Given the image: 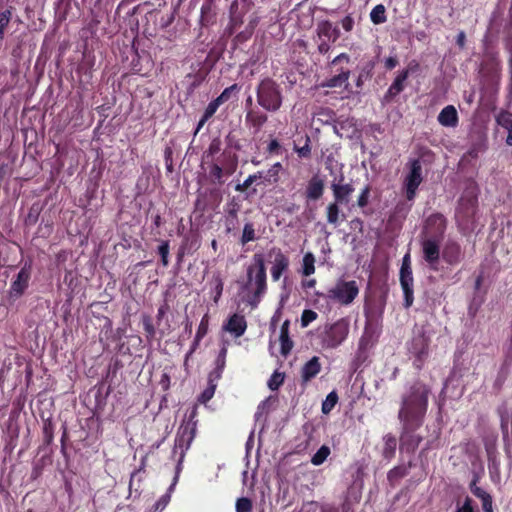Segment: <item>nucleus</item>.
Masks as SVG:
<instances>
[{
    "label": "nucleus",
    "instance_id": "f257e3e1",
    "mask_svg": "<svg viewBox=\"0 0 512 512\" xmlns=\"http://www.w3.org/2000/svg\"><path fill=\"white\" fill-rule=\"evenodd\" d=\"M430 388L422 381L413 382L401 397L398 419L402 424L399 437L400 453L413 455L423 437L416 433L424 423L428 409Z\"/></svg>",
    "mask_w": 512,
    "mask_h": 512
},
{
    "label": "nucleus",
    "instance_id": "f03ea898",
    "mask_svg": "<svg viewBox=\"0 0 512 512\" xmlns=\"http://www.w3.org/2000/svg\"><path fill=\"white\" fill-rule=\"evenodd\" d=\"M246 274L242 290L248 292L247 303L256 308L267 291V273L262 254L253 255V263L247 267Z\"/></svg>",
    "mask_w": 512,
    "mask_h": 512
},
{
    "label": "nucleus",
    "instance_id": "7ed1b4c3",
    "mask_svg": "<svg viewBox=\"0 0 512 512\" xmlns=\"http://www.w3.org/2000/svg\"><path fill=\"white\" fill-rule=\"evenodd\" d=\"M197 416L198 403L192 406L178 428L175 438L174 452L176 453L177 450L180 449V460H182L196 436L198 424Z\"/></svg>",
    "mask_w": 512,
    "mask_h": 512
},
{
    "label": "nucleus",
    "instance_id": "20e7f679",
    "mask_svg": "<svg viewBox=\"0 0 512 512\" xmlns=\"http://www.w3.org/2000/svg\"><path fill=\"white\" fill-rule=\"evenodd\" d=\"M349 331L350 323L347 318H340L334 323L324 325L319 334L321 346L326 349L337 348L346 340Z\"/></svg>",
    "mask_w": 512,
    "mask_h": 512
},
{
    "label": "nucleus",
    "instance_id": "39448f33",
    "mask_svg": "<svg viewBox=\"0 0 512 512\" xmlns=\"http://www.w3.org/2000/svg\"><path fill=\"white\" fill-rule=\"evenodd\" d=\"M257 102L267 111H277L282 104L279 87L270 79L263 80L257 89Z\"/></svg>",
    "mask_w": 512,
    "mask_h": 512
},
{
    "label": "nucleus",
    "instance_id": "423d86ee",
    "mask_svg": "<svg viewBox=\"0 0 512 512\" xmlns=\"http://www.w3.org/2000/svg\"><path fill=\"white\" fill-rule=\"evenodd\" d=\"M31 276L32 262L27 261L11 279L10 287L7 291V301L9 304H14L25 294L29 287Z\"/></svg>",
    "mask_w": 512,
    "mask_h": 512
},
{
    "label": "nucleus",
    "instance_id": "0eeeda50",
    "mask_svg": "<svg viewBox=\"0 0 512 512\" xmlns=\"http://www.w3.org/2000/svg\"><path fill=\"white\" fill-rule=\"evenodd\" d=\"M359 294V287L354 280H339L336 285L327 291V298L341 305L351 304Z\"/></svg>",
    "mask_w": 512,
    "mask_h": 512
},
{
    "label": "nucleus",
    "instance_id": "6e6552de",
    "mask_svg": "<svg viewBox=\"0 0 512 512\" xmlns=\"http://www.w3.org/2000/svg\"><path fill=\"white\" fill-rule=\"evenodd\" d=\"M400 285L404 295L403 306L410 308L414 302V278L411 268L410 254L406 253L402 259V265L400 268Z\"/></svg>",
    "mask_w": 512,
    "mask_h": 512
},
{
    "label": "nucleus",
    "instance_id": "1a4fd4ad",
    "mask_svg": "<svg viewBox=\"0 0 512 512\" xmlns=\"http://www.w3.org/2000/svg\"><path fill=\"white\" fill-rule=\"evenodd\" d=\"M430 338L423 328L417 329L408 344L409 352L415 357L414 366L420 368L428 355Z\"/></svg>",
    "mask_w": 512,
    "mask_h": 512
},
{
    "label": "nucleus",
    "instance_id": "9d476101",
    "mask_svg": "<svg viewBox=\"0 0 512 512\" xmlns=\"http://www.w3.org/2000/svg\"><path fill=\"white\" fill-rule=\"evenodd\" d=\"M477 205V194L462 195L455 213L457 221H469L472 219L476 213Z\"/></svg>",
    "mask_w": 512,
    "mask_h": 512
},
{
    "label": "nucleus",
    "instance_id": "9b49d317",
    "mask_svg": "<svg viewBox=\"0 0 512 512\" xmlns=\"http://www.w3.org/2000/svg\"><path fill=\"white\" fill-rule=\"evenodd\" d=\"M268 256L273 258L270 270L271 277L273 281H278L289 268V258L278 247H272L268 252Z\"/></svg>",
    "mask_w": 512,
    "mask_h": 512
},
{
    "label": "nucleus",
    "instance_id": "f8f14e48",
    "mask_svg": "<svg viewBox=\"0 0 512 512\" xmlns=\"http://www.w3.org/2000/svg\"><path fill=\"white\" fill-rule=\"evenodd\" d=\"M440 241V239L427 238L421 243L423 259L433 270L437 269V264L440 259Z\"/></svg>",
    "mask_w": 512,
    "mask_h": 512
},
{
    "label": "nucleus",
    "instance_id": "ddd939ff",
    "mask_svg": "<svg viewBox=\"0 0 512 512\" xmlns=\"http://www.w3.org/2000/svg\"><path fill=\"white\" fill-rule=\"evenodd\" d=\"M447 228V219L441 213L431 214L425 221V229L430 234L429 238L442 240Z\"/></svg>",
    "mask_w": 512,
    "mask_h": 512
},
{
    "label": "nucleus",
    "instance_id": "4468645a",
    "mask_svg": "<svg viewBox=\"0 0 512 512\" xmlns=\"http://www.w3.org/2000/svg\"><path fill=\"white\" fill-rule=\"evenodd\" d=\"M245 198L243 197V194H238L236 196H233L231 201L226 205L225 208V225L228 232H230L232 229L236 227V224L238 222V212L242 208V202Z\"/></svg>",
    "mask_w": 512,
    "mask_h": 512
},
{
    "label": "nucleus",
    "instance_id": "2eb2a0df",
    "mask_svg": "<svg viewBox=\"0 0 512 512\" xmlns=\"http://www.w3.org/2000/svg\"><path fill=\"white\" fill-rule=\"evenodd\" d=\"M222 329L235 338L243 336L247 329L245 316L238 313L232 314L223 324Z\"/></svg>",
    "mask_w": 512,
    "mask_h": 512
},
{
    "label": "nucleus",
    "instance_id": "dca6fc26",
    "mask_svg": "<svg viewBox=\"0 0 512 512\" xmlns=\"http://www.w3.org/2000/svg\"><path fill=\"white\" fill-rule=\"evenodd\" d=\"M443 260L451 265L459 264L463 259V251L461 245L455 240H448L441 252Z\"/></svg>",
    "mask_w": 512,
    "mask_h": 512
},
{
    "label": "nucleus",
    "instance_id": "f3484780",
    "mask_svg": "<svg viewBox=\"0 0 512 512\" xmlns=\"http://www.w3.org/2000/svg\"><path fill=\"white\" fill-rule=\"evenodd\" d=\"M322 365L318 356H313L301 368L300 376L302 384L310 382L321 371Z\"/></svg>",
    "mask_w": 512,
    "mask_h": 512
},
{
    "label": "nucleus",
    "instance_id": "a211bd4d",
    "mask_svg": "<svg viewBox=\"0 0 512 512\" xmlns=\"http://www.w3.org/2000/svg\"><path fill=\"white\" fill-rule=\"evenodd\" d=\"M422 167L418 160L410 163V171L405 177V186L407 192H415L422 181L421 175Z\"/></svg>",
    "mask_w": 512,
    "mask_h": 512
},
{
    "label": "nucleus",
    "instance_id": "6ab92c4d",
    "mask_svg": "<svg viewBox=\"0 0 512 512\" xmlns=\"http://www.w3.org/2000/svg\"><path fill=\"white\" fill-rule=\"evenodd\" d=\"M437 120L444 127H456L459 121L456 108L453 105L445 106L438 114Z\"/></svg>",
    "mask_w": 512,
    "mask_h": 512
},
{
    "label": "nucleus",
    "instance_id": "aec40b11",
    "mask_svg": "<svg viewBox=\"0 0 512 512\" xmlns=\"http://www.w3.org/2000/svg\"><path fill=\"white\" fill-rule=\"evenodd\" d=\"M289 328H290V321L285 320L280 328V335H279V341H280V353L282 356L286 357L290 354V352L293 349L294 343L292 339L289 336Z\"/></svg>",
    "mask_w": 512,
    "mask_h": 512
},
{
    "label": "nucleus",
    "instance_id": "412c9836",
    "mask_svg": "<svg viewBox=\"0 0 512 512\" xmlns=\"http://www.w3.org/2000/svg\"><path fill=\"white\" fill-rule=\"evenodd\" d=\"M318 35L326 42H335L339 37V31L330 22H322L318 25Z\"/></svg>",
    "mask_w": 512,
    "mask_h": 512
},
{
    "label": "nucleus",
    "instance_id": "4be33fe9",
    "mask_svg": "<svg viewBox=\"0 0 512 512\" xmlns=\"http://www.w3.org/2000/svg\"><path fill=\"white\" fill-rule=\"evenodd\" d=\"M396 448H397L396 437L391 433L384 435L382 457L387 461L392 460L395 456Z\"/></svg>",
    "mask_w": 512,
    "mask_h": 512
},
{
    "label": "nucleus",
    "instance_id": "5701e85b",
    "mask_svg": "<svg viewBox=\"0 0 512 512\" xmlns=\"http://www.w3.org/2000/svg\"><path fill=\"white\" fill-rule=\"evenodd\" d=\"M497 123L507 130L508 135L506 143L512 146V114L509 112H501L497 116Z\"/></svg>",
    "mask_w": 512,
    "mask_h": 512
},
{
    "label": "nucleus",
    "instance_id": "b1692460",
    "mask_svg": "<svg viewBox=\"0 0 512 512\" xmlns=\"http://www.w3.org/2000/svg\"><path fill=\"white\" fill-rule=\"evenodd\" d=\"M315 256L312 252L304 254L302 259L301 274L305 277H309L315 273Z\"/></svg>",
    "mask_w": 512,
    "mask_h": 512
},
{
    "label": "nucleus",
    "instance_id": "393cba45",
    "mask_svg": "<svg viewBox=\"0 0 512 512\" xmlns=\"http://www.w3.org/2000/svg\"><path fill=\"white\" fill-rule=\"evenodd\" d=\"M412 466L411 462H409L408 466L405 465H398L392 468L388 474L387 479L389 482L397 481L403 477H405L408 474V469Z\"/></svg>",
    "mask_w": 512,
    "mask_h": 512
},
{
    "label": "nucleus",
    "instance_id": "a878e982",
    "mask_svg": "<svg viewBox=\"0 0 512 512\" xmlns=\"http://www.w3.org/2000/svg\"><path fill=\"white\" fill-rule=\"evenodd\" d=\"M349 79V72L345 71L337 76H334L333 78L329 79L325 83L322 84L323 87H329V88H335V87H341V86H347Z\"/></svg>",
    "mask_w": 512,
    "mask_h": 512
},
{
    "label": "nucleus",
    "instance_id": "bb28decb",
    "mask_svg": "<svg viewBox=\"0 0 512 512\" xmlns=\"http://www.w3.org/2000/svg\"><path fill=\"white\" fill-rule=\"evenodd\" d=\"M331 453L330 447L327 445H322L317 452L312 456L311 463L315 466L322 465Z\"/></svg>",
    "mask_w": 512,
    "mask_h": 512
},
{
    "label": "nucleus",
    "instance_id": "cd10ccee",
    "mask_svg": "<svg viewBox=\"0 0 512 512\" xmlns=\"http://www.w3.org/2000/svg\"><path fill=\"white\" fill-rule=\"evenodd\" d=\"M476 497L482 502V509L484 512H493V499L492 496L485 490H477Z\"/></svg>",
    "mask_w": 512,
    "mask_h": 512
},
{
    "label": "nucleus",
    "instance_id": "c85d7f7f",
    "mask_svg": "<svg viewBox=\"0 0 512 512\" xmlns=\"http://www.w3.org/2000/svg\"><path fill=\"white\" fill-rule=\"evenodd\" d=\"M221 103L215 99L212 102H210L204 112L203 117L198 123L197 131L205 124V122L214 115V113L217 111Z\"/></svg>",
    "mask_w": 512,
    "mask_h": 512
},
{
    "label": "nucleus",
    "instance_id": "c756f323",
    "mask_svg": "<svg viewBox=\"0 0 512 512\" xmlns=\"http://www.w3.org/2000/svg\"><path fill=\"white\" fill-rule=\"evenodd\" d=\"M338 395L335 391L330 392L322 403V413L329 414L338 402Z\"/></svg>",
    "mask_w": 512,
    "mask_h": 512
},
{
    "label": "nucleus",
    "instance_id": "7c9ffc66",
    "mask_svg": "<svg viewBox=\"0 0 512 512\" xmlns=\"http://www.w3.org/2000/svg\"><path fill=\"white\" fill-rule=\"evenodd\" d=\"M407 77H408V71L407 70L401 72L396 77V79L394 80L392 85L390 86L389 92L391 94H394V95L398 94L399 92H401L404 89V82L406 81Z\"/></svg>",
    "mask_w": 512,
    "mask_h": 512
},
{
    "label": "nucleus",
    "instance_id": "2f4dec72",
    "mask_svg": "<svg viewBox=\"0 0 512 512\" xmlns=\"http://www.w3.org/2000/svg\"><path fill=\"white\" fill-rule=\"evenodd\" d=\"M371 21L374 24H381L386 21L385 7L383 5L375 6L370 13Z\"/></svg>",
    "mask_w": 512,
    "mask_h": 512
},
{
    "label": "nucleus",
    "instance_id": "473e14b6",
    "mask_svg": "<svg viewBox=\"0 0 512 512\" xmlns=\"http://www.w3.org/2000/svg\"><path fill=\"white\" fill-rule=\"evenodd\" d=\"M169 251H170V244L168 240H162L160 242V245L158 246L157 252L161 257V263L164 267H167L169 265Z\"/></svg>",
    "mask_w": 512,
    "mask_h": 512
},
{
    "label": "nucleus",
    "instance_id": "72a5a7b5",
    "mask_svg": "<svg viewBox=\"0 0 512 512\" xmlns=\"http://www.w3.org/2000/svg\"><path fill=\"white\" fill-rule=\"evenodd\" d=\"M256 239L255 229L252 223H246L243 228V233L241 237V243L245 245L250 241H254Z\"/></svg>",
    "mask_w": 512,
    "mask_h": 512
},
{
    "label": "nucleus",
    "instance_id": "f704fd0d",
    "mask_svg": "<svg viewBox=\"0 0 512 512\" xmlns=\"http://www.w3.org/2000/svg\"><path fill=\"white\" fill-rule=\"evenodd\" d=\"M217 384H208L205 390L198 396L197 401L200 404H206L215 394Z\"/></svg>",
    "mask_w": 512,
    "mask_h": 512
},
{
    "label": "nucleus",
    "instance_id": "c9c22d12",
    "mask_svg": "<svg viewBox=\"0 0 512 512\" xmlns=\"http://www.w3.org/2000/svg\"><path fill=\"white\" fill-rule=\"evenodd\" d=\"M213 283H214V293H215L213 300L215 303H217L222 296L223 287H224L223 279L221 278L220 274L213 276Z\"/></svg>",
    "mask_w": 512,
    "mask_h": 512
},
{
    "label": "nucleus",
    "instance_id": "e433bc0d",
    "mask_svg": "<svg viewBox=\"0 0 512 512\" xmlns=\"http://www.w3.org/2000/svg\"><path fill=\"white\" fill-rule=\"evenodd\" d=\"M284 382V374L278 372V371H275L269 381H268V387L272 390V391H275L277 390Z\"/></svg>",
    "mask_w": 512,
    "mask_h": 512
},
{
    "label": "nucleus",
    "instance_id": "4c0bfd02",
    "mask_svg": "<svg viewBox=\"0 0 512 512\" xmlns=\"http://www.w3.org/2000/svg\"><path fill=\"white\" fill-rule=\"evenodd\" d=\"M209 320H210V317H209L208 313H206L202 317V319L199 323L197 332H196V336L198 339H203L207 335L208 328H209Z\"/></svg>",
    "mask_w": 512,
    "mask_h": 512
},
{
    "label": "nucleus",
    "instance_id": "58836bf2",
    "mask_svg": "<svg viewBox=\"0 0 512 512\" xmlns=\"http://www.w3.org/2000/svg\"><path fill=\"white\" fill-rule=\"evenodd\" d=\"M339 207L337 203H331L327 207V220L331 224H336L339 219Z\"/></svg>",
    "mask_w": 512,
    "mask_h": 512
},
{
    "label": "nucleus",
    "instance_id": "ea45409f",
    "mask_svg": "<svg viewBox=\"0 0 512 512\" xmlns=\"http://www.w3.org/2000/svg\"><path fill=\"white\" fill-rule=\"evenodd\" d=\"M317 317L318 314L315 311L311 309H305L301 315V326L307 327L310 323L316 320Z\"/></svg>",
    "mask_w": 512,
    "mask_h": 512
},
{
    "label": "nucleus",
    "instance_id": "a19ab883",
    "mask_svg": "<svg viewBox=\"0 0 512 512\" xmlns=\"http://www.w3.org/2000/svg\"><path fill=\"white\" fill-rule=\"evenodd\" d=\"M252 501L247 497H241L236 502V512H251Z\"/></svg>",
    "mask_w": 512,
    "mask_h": 512
},
{
    "label": "nucleus",
    "instance_id": "79ce46f5",
    "mask_svg": "<svg viewBox=\"0 0 512 512\" xmlns=\"http://www.w3.org/2000/svg\"><path fill=\"white\" fill-rule=\"evenodd\" d=\"M143 328H144V331L146 332V336L147 338H153L155 336V327L152 323V319L150 316H143Z\"/></svg>",
    "mask_w": 512,
    "mask_h": 512
},
{
    "label": "nucleus",
    "instance_id": "37998d69",
    "mask_svg": "<svg viewBox=\"0 0 512 512\" xmlns=\"http://www.w3.org/2000/svg\"><path fill=\"white\" fill-rule=\"evenodd\" d=\"M227 348L224 346L220 349L218 356L215 360V369L224 371L226 366Z\"/></svg>",
    "mask_w": 512,
    "mask_h": 512
},
{
    "label": "nucleus",
    "instance_id": "c03bdc74",
    "mask_svg": "<svg viewBox=\"0 0 512 512\" xmlns=\"http://www.w3.org/2000/svg\"><path fill=\"white\" fill-rule=\"evenodd\" d=\"M247 121L251 122L253 126H261L266 122L267 117L265 115H256L252 112H249L246 116Z\"/></svg>",
    "mask_w": 512,
    "mask_h": 512
},
{
    "label": "nucleus",
    "instance_id": "a18cd8bd",
    "mask_svg": "<svg viewBox=\"0 0 512 512\" xmlns=\"http://www.w3.org/2000/svg\"><path fill=\"white\" fill-rule=\"evenodd\" d=\"M294 150L296 151V153L298 154L299 157L308 158L311 154V148L309 146V138L306 139V143L304 146H302V147L295 146Z\"/></svg>",
    "mask_w": 512,
    "mask_h": 512
},
{
    "label": "nucleus",
    "instance_id": "49530a36",
    "mask_svg": "<svg viewBox=\"0 0 512 512\" xmlns=\"http://www.w3.org/2000/svg\"><path fill=\"white\" fill-rule=\"evenodd\" d=\"M170 496L168 494L162 495L158 501L154 504L153 508L155 512L162 511L169 503Z\"/></svg>",
    "mask_w": 512,
    "mask_h": 512
},
{
    "label": "nucleus",
    "instance_id": "de8ad7c7",
    "mask_svg": "<svg viewBox=\"0 0 512 512\" xmlns=\"http://www.w3.org/2000/svg\"><path fill=\"white\" fill-rule=\"evenodd\" d=\"M43 433H44V438H45L46 444H50L53 441V437H54L53 436V425L50 421L48 423L44 424Z\"/></svg>",
    "mask_w": 512,
    "mask_h": 512
},
{
    "label": "nucleus",
    "instance_id": "09e8293b",
    "mask_svg": "<svg viewBox=\"0 0 512 512\" xmlns=\"http://www.w3.org/2000/svg\"><path fill=\"white\" fill-rule=\"evenodd\" d=\"M455 512H475L473 507V500L467 496L464 499L463 505L458 507Z\"/></svg>",
    "mask_w": 512,
    "mask_h": 512
},
{
    "label": "nucleus",
    "instance_id": "8fccbe9b",
    "mask_svg": "<svg viewBox=\"0 0 512 512\" xmlns=\"http://www.w3.org/2000/svg\"><path fill=\"white\" fill-rule=\"evenodd\" d=\"M324 189V183L319 177H314L311 180L309 192H321Z\"/></svg>",
    "mask_w": 512,
    "mask_h": 512
},
{
    "label": "nucleus",
    "instance_id": "3c124183",
    "mask_svg": "<svg viewBox=\"0 0 512 512\" xmlns=\"http://www.w3.org/2000/svg\"><path fill=\"white\" fill-rule=\"evenodd\" d=\"M235 89H236V85H232V86H230V87H228V88L224 89V91H223V92H222V93H221V94H220L216 99H217L221 104H223L224 102H226V101L230 98V96H231L232 92H233Z\"/></svg>",
    "mask_w": 512,
    "mask_h": 512
},
{
    "label": "nucleus",
    "instance_id": "603ef678",
    "mask_svg": "<svg viewBox=\"0 0 512 512\" xmlns=\"http://www.w3.org/2000/svg\"><path fill=\"white\" fill-rule=\"evenodd\" d=\"M222 374L223 371L214 368L208 375V384H217L218 380L221 379Z\"/></svg>",
    "mask_w": 512,
    "mask_h": 512
},
{
    "label": "nucleus",
    "instance_id": "864d4df0",
    "mask_svg": "<svg viewBox=\"0 0 512 512\" xmlns=\"http://www.w3.org/2000/svg\"><path fill=\"white\" fill-rule=\"evenodd\" d=\"M169 310V305L167 302H164L159 308H158V311H157V315H156V319H157V323L160 324V322L162 321V319L164 318V316L166 315V313L168 312Z\"/></svg>",
    "mask_w": 512,
    "mask_h": 512
},
{
    "label": "nucleus",
    "instance_id": "5fc2aeb1",
    "mask_svg": "<svg viewBox=\"0 0 512 512\" xmlns=\"http://www.w3.org/2000/svg\"><path fill=\"white\" fill-rule=\"evenodd\" d=\"M267 150L269 153L279 154L281 151V145L278 140L273 139L269 142Z\"/></svg>",
    "mask_w": 512,
    "mask_h": 512
},
{
    "label": "nucleus",
    "instance_id": "6e6d98bb",
    "mask_svg": "<svg viewBox=\"0 0 512 512\" xmlns=\"http://www.w3.org/2000/svg\"><path fill=\"white\" fill-rule=\"evenodd\" d=\"M201 340L202 339H198L197 336L195 335V338H194V340H193V342L191 344V347H190L188 353L185 356V364L187 363L189 357H191V355L198 349Z\"/></svg>",
    "mask_w": 512,
    "mask_h": 512
},
{
    "label": "nucleus",
    "instance_id": "4d7b16f0",
    "mask_svg": "<svg viewBox=\"0 0 512 512\" xmlns=\"http://www.w3.org/2000/svg\"><path fill=\"white\" fill-rule=\"evenodd\" d=\"M500 418H501V430L504 435L508 434V416L506 412H502L499 410Z\"/></svg>",
    "mask_w": 512,
    "mask_h": 512
},
{
    "label": "nucleus",
    "instance_id": "13d9d810",
    "mask_svg": "<svg viewBox=\"0 0 512 512\" xmlns=\"http://www.w3.org/2000/svg\"><path fill=\"white\" fill-rule=\"evenodd\" d=\"M317 284L316 279H306L301 281V287L303 290L313 289Z\"/></svg>",
    "mask_w": 512,
    "mask_h": 512
},
{
    "label": "nucleus",
    "instance_id": "bf43d9fd",
    "mask_svg": "<svg viewBox=\"0 0 512 512\" xmlns=\"http://www.w3.org/2000/svg\"><path fill=\"white\" fill-rule=\"evenodd\" d=\"M341 25L346 31H351L354 25V21L350 16H346L342 19Z\"/></svg>",
    "mask_w": 512,
    "mask_h": 512
},
{
    "label": "nucleus",
    "instance_id": "052dcab7",
    "mask_svg": "<svg viewBox=\"0 0 512 512\" xmlns=\"http://www.w3.org/2000/svg\"><path fill=\"white\" fill-rule=\"evenodd\" d=\"M160 385L164 391H167L170 387V376L164 373L160 379Z\"/></svg>",
    "mask_w": 512,
    "mask_h": 512
},
{
    "label": "nucleus",
    "instance_id": "680f3d73",
    "mask_svg": "<svg viewBox=\"0 0 512 512\" xmlns=\"http://www.w3.org/2000/svg\"><path fill=\"white\" fill-rule=\"evenodd\" d=\"M397 59L395 57H389L385 60V66L388 69H393L397 65Z\"/></svg>",
    "mask_w": 512,
    "mask_h": 512
},
{
    "label": "nucleus",
    "instance_id": "e2e57ef3",
    "mask_svg": "<svg viewBox=\"0 0 512 512\" xmlns=\"http://www.w3.org/2000/svg\"><path fill=\"white\" fill-rule=\"evenodd\" d=\"M368 196L369 194H360L358 198V205L360 207H365L368 203Z\"/></svg>",
    "mask_w": 512,
    "mask_h": 512
},
{
    "label": "nucleus",
    "instance_id": "0e129e2a",
    "mask_svg": "<svg viewBox=\"0 0 512 512\" xmlns=\"http://www.w3.org/2000/svg\"><path fill=\"white\" fill-rule=\"evenodd\" d=\"M483 280H484V276H483V274H480V275H478V276L476 277V279H475V285H474V286H475V290L480 289V287H481V285H482V283H483Z\"/></svg>",
    "mask_w": 512,
    "mask_h": 512
},
{
    "label": "nucleus",
    "instance_id": "69168bd1",
    "mask_svg": "<svg viewBox=\"0 0 512 512\" xmlns=\"http://www.w3.org/2000/svg\"><path fill=\"white\" fill-rule=\"evenodd\" d=\"M470 490H471L472 494H473L474 496H476V493H477L476 491H477V490H478V491H479V490H483V489H482V488H480V487H478V486L476 485V480H473V481L471 482V484H470Z\"/></svg>",
    "mask_w": 512,
    "mask_h": 512
},
{
    "label": "nucleus",
    "instance_id": "338daca9",
    "mask_svg": "<svg viewBox=\"0 0 512 512\" xmlns=\"http://www.w3.org/2000/svg\"><path fill=\"white\" fill-rule=\"evenodd\" d=\"M258 178H259V177H258V176H256V175H254V176H249V177L245 180V182H244V186H245V188H248V187H249V185H250V183H252L253 181H255V180H256V179H258Z\"/></svg>",
    "mask_w": 512,
    "mask_h": 512
},
{
    "label": "nucleus",
    "instance_id": "774afa93",
    "mask_svg": "<svg viewBox=\"0 0 512 512\" xmlns=\"http://www.w3.org/2000/svg\"><path fill=\"white\" fill-rule=\"evenodd\" d=\"M464 42H465V34L464 32H460L458 34V37H457V43L460 45V46H463L464 45Z\"/></svg>",
    "mask_w": 512,
    "mask_h": 512
}]
</instances>
